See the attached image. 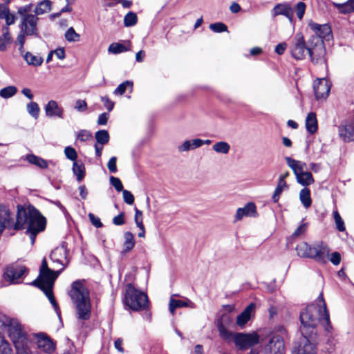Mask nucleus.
I'll use <instances>...</instances> for the list:
<instances>
[{
    "mask_svg": "<svg viewBox=\"0 0 354 354\" xmlns=\"http://www.w3.org/2000/svg\"><path fill=\"white\" fill-rule=\"evenodd\" d=\"M46 225V218L32 205H30L27 208L18 205L15 223L10 209L5 205H0V234L6 228L26 229V233L33 245L37 234L45 230Z\"/></svg>",
    "mask_w": 354,
    "mask_h": 354,
    "instance_id": "1",
    "label": "nucleus"
},
{
    "mask_svg": "<svg viewBox=\"0 0 354 354\" xmlns=\"http://www.w3.org/2000/svg\"><path fill=\"white\" fill-rule=\"evenodd\" d=\"M299 319L301 322L299 330L301 335L317 337L318 324H322L327 334L332 333L333 327L330 322L329 313L322 293H320L315 303L307 305L300 312Z\"/></svg>",
    "mask_w": 354,
    "mask_h": 354,
    "instance_id": "2",
    "label": "nucleus"
},
{
    "mask_svg": "<svg viewBox=\"0 0 354 354\" xmlns=\"http://www.w3.org/2000/svg\"><path fill=\"white\" fill-rule=\"evenodd\" d=\"M5 333H8L16 350L17 343H20V344H22L24 350L26 351H30V341L26 333L22 330L19 320L16 318H12L6 315L0 314V354H12V350L8 342L5 340Z\"/></svg>",
    "mask_w": 354,
    "mask_h": 354,
    "instance_id": "3",
    "label": "nucleus"
},
{
    "mask_svg": "<svg viewBox=\"0 0 354 354\" xmlns=\"http://www.w3.org/2000/svg\"><path fill=\"white\" fill-rule=\"evenodd\" d=\"M68 295L75 309L77 319L87 321L91 316L90 292L86 287L84 280H76L71 284Z\"/></svg>",
    "mask_w": 354,
    "mask_h": 354,
    "instance_id": "4",
    "label": "nucleus"
},
{
    "mask_svg": "<svg viewBox=\"0 0 354 354\" xmlns=\"http://www.w3.org/2000/svg\"><path fill=\"white\" fill-rule=\"evenodd\" d=\"M296 251L300 257L314 259L320 263H326L330 248L326 243L322 241L316 242L313 245L301 242L297 245Z\"/></svg>",
    "mask_w": 354,
    "mask_h": 354,
    "instance_id": "5",
    "label": "nucleus"
},
{
    "mask_svg": "<svg viewBox=\"0 0 354 354\" xmlns=\"http://www.w3.org/2000/svg\"><path fill=\"white\" fill-rule=\"evenodd\" d=\"M123 301L125 306L134 311L147 308L149 303L147 295L136 289L131 283L126 285Z\"/></svg>",
    "mask_w": 354,
    "mask_h": 354,
    "instance_id": "6",
    "label": "nucleus"
},
{
    "mask_svg": "<svg viewBox=\"0 0 354 354\" xmlns=\"http://www.w3.org/2000/svg\"><path fill=\"white\" fill-rule=\"evenodd\" d=\"M314 64H324L326 59V48L324 41L317 36L309 38V49L308 55Z\"/></svg>",
    "mask_w": 354,
    "mask_h": 354,
    "instance_id": "7",
    "label": "nucleus"
},
{
    "mask_svg": "<svg viewBox=\"0 0 354 354\" xmlns=\"http://www.w3.org/2000/svg\"><path fill=\"white\" fill-rule=\"evenodd\" d=\"M309 39L305 41L304 37L301 32L297 33L290 47L292 57L297 60H302L308 55Z\"/></svg>",
    "mask_w": 354,
    "mask_h": 354,
    "instance_id": "8",
    "label": "nucleus"
},
{
    "mask_svg": "<svg viewBox=\"0 0 354 354\" xmlns=\"http://www.w3.org/2000/svg\"><path fill=\"white\" fill-rule=\"evenodd\" d=\"M28 271L27 268L17 261L6 267L3 272V278L10 283H19L20 279L28 273Z\"/></svg>",
    "mask_w": 354,
    "mask_h": 354,
    "instance_id": "9",
    "label": "nucleus"
},
{
    "mask_svg": "<svg viewBox=\"0 0 354 354\" xmlns=\"http://www.w3.org/2000/svg\"><path fill=\"white\" fill-rule=\"evenodd\" d=\"M260 337L257 332L249 333H236L234 335V342L238 349L245 351L259 343Z\"/></svg>",
    "mask_w": 354,
    "mask_h": 354,
    "instance_id": "10",
    "label": "nucleus"
},
{
    "mask_svg": "<svg viewBox=\"0 0 354 354\" xmlns=\"http://www.w3.org/2000/svg\"><path fill=\"white\" fill-rule=\"evenodd\" d=\"M61 272L62 270H59L57 271L50 270L44 272H39V277L30 284L38 287L41 290L53 288L54 282Z\"/></svg>",
    "mask_w": 354,
    "mask_h": 354,
    "instance_id": "11",
    "label": "nucleus"
},
{
    "mask_svg": "<svg viewBox=\"0 0 354 354\" xmlns=\"http://www.w3.org/2000/svg\"><path fill=\"white\" fill-rule=\"evenodd\" d=\"M317 337H307L302 335L300 341L292 348V354H316Z\"/></svg>",
    "mask_w": 354,
    "mask_h": 354,
    "instance_id": "12",
    "label": "nucleus"
},
{
    "mask_svg": "<svg viewBox=\"0 0 354 354\" xmlns=\"http://www.w3.org/2000/svg\"><path fill=\"white\" fill-rule=\"evenodd\" d=\"M39 17L35 15L27 16L21 19L19 24L20 30L24 32L27 36L39 37L37 23Z\"/></svg>",
    "mask_w": 354,
    "mask_h": 354,
    "instance_id": "13",
    "label": "nucleus"
},
{
    "mask_svg": "<svg viewBox=\"0 0 354 354\" xmlns=\"http://www.w3.org/2000/svg\"><path fill=\"white\" fill-rule=\"evenodd\" d=\"M284 342L279 335L273 336L265 346L263 354H283Z\"/></svg>",
    "mask_w": 354,
    "mask_h": 354,
    "instance_id": "14",
    "label": "nucleus"
},
{
    "mask_svg": "<svg viewBox=\"0 0 354 354\" xmlns=\"http://www.w3.org/2000/svg\"><path fill=\"white\" fill-rule=\"evenodd\" d=\"M308 25L315 32V35H313L312 36L319 37L322 40H329L332 38V30L328 24H319L312 20H310Z\"/></svg>",
    "mask_w": 354,
    "mask_h": 354,
    "instance_id": "15",
    "label": "nucleus"
},
{
    "mask_svg": "<svg viewBox=\"0 0 354 354\" xmlns=\"http://www.w3.org/2000/svg\"><path fill=\"white\" fill-rule=\"evenodd\" d=\"M68 250L65 247L64 244H62V245L57 247L50 253V259L53 262H56L62 266V268L60 269L62 271L69 262V260L68 259Z\"/></svg>",
    "mask_w": 354,
    "mask_h": 354,
    "instance_id": "16",
    "label": "nucleus"
},
{
    "mask_svg": "<svg viewBox=\"0 0 354 354\" xmlns=\"http://www.w3.org/2000/svg\"><path fill=\"white\" fill-rule=\"evenodd\" d=\"M313 90L317 100L326 99L329 94L330 86L326 79H319L314 82Z\"/></svg>",
    "mask_w": 354,
    "mask_h": 354,
    "instance_id": "17",
    "label": "nucleus"
},
{
    "mask_svg": "<svg viewBox=\"0 0 354 354\" xmlns=\"http://www.w3.org/2000/svg\"><path fill=\"white\" fill-rule=\"evenodd\" d=\"M339 135L346 142L354 140V124L352 122L344 121L339 127Z\"/></svg>",
    "mask_w": 354,
    "mask_h": 354,
    "instance_id": "18",
    "label": "nucleus"
},
{
    "mask_svg": "<svg viewBox=\"0 0 354 354\" xmlns=\"http://www.w3.org/2000/svg\"><path fill=\"white\" fill-rule=\"evenodd\" d=\"M37 347L47 353H52L55 347L51 339L43 333L35 335Z\"/></svg>",
    "mask_w": 354,
    "mask_h": 354,
    "instance_id": "19",
    "label": "nucleus"
},
{
    "mask_svg": "<svg viewBox=\"0 0 354 354\" xmlns=\"http://www.w3.org/2000/svg\"><path fill=\"white\" fill-rule=\"evenodd\" d=\"M44 110L47 117L63 118L64 109L55 100H50L45 106Z\"/></svg>",
    "mask_w": 354,
    "mask_h": 354,
    "instance_id": "20",
    "label": "nucleus"
},
{
    "mask_svg": "<svg viewBox=\"0 0 354 354\" xmlns=\"http://www.w3.org/2000/svg\"><path fill=\"white\" fill-rule=\"evenodd\" d=\"M273 15H283L287 17L290 22L293 24V10L289 3H278L273 8Z\"/></svg>",
    "mask_w": 354,
    "mask_h": 354,
    "instance_id": "21",
    "label": "nucleus"
},
{
    "mask_svg": "<svg viewBox=\"0 0 354 354\" xmlns=\"http://www.w3.org/2000/svg\"><path fill=\"white\" fill-rule=\"evenodd\" d=\"M257 215L254 203H248L243 207L238 208L236 212V220L240 221L244 216L256 217Z\"/></svg>",
    "mask_w": 354,
    "mask_h": 354,
    "instance_id": "22",
    "label": "nucleus"
},
{
    "mask_svg": "<svg viewBox=\"0 0 354 354\" xmlns=\"http://www.w3.org/2000/svg\"><path fill=\"white\" fill-rule=\"evenodd\" d=\"M189 307L190 308H195L196 305L189 299H186L185 301L175 299L171 298L169 304V310L171 315H174L175 310L178 308Z\"/></svg>",
    "mask_w": 354,
    "mask_h": 354,
    "instance_id": "23",
    "label": "nucleus"
},
{
    "mask_svg": "<svg viewBox=\"0 0 354 354\" xmlns=\"http://www.w3.org/2000/svg\"><path fill=\"white\" fill-rule=\"evenodd\" d=\"M255 305L253 303L249 304L244 310L237 316L236 324L243 328L250 319L251 313L254 310Z\"/></svg>",
    "mask_w": 354,
    "mask_h": 354,
    "instance_id": "24",
    "label": "nucleus"
},
{
    "mask_svg": "<svg viewBox=\"0 0 354 354\" xmlns=\"http://www.w3.org/2000/svg\"><path fill=\"white\" fill-rule=\"evenodd\" d=\"M131 42L124 41L122 44L118 42L112 43L108 48V52L114 55L127 52L130 50Z\"/></svg>",
    "mask_w": 354,
    "mask_h": 354,
    "instance_id": "25",
    "label": "nucleus"
},
{
    "mask_svg": "<svg viewBox=\"0 0 354 354\" xmlns=\"http://www.w3.org/2000/svg\"><path fill=\"white\" fill-rule=\"evenodd\" d=\"M12 37L10 34V29L7 26H3L2 34L0 36V51H5L8 45L12 42Z\"/></svg>",
    "mask_w": 354,
    "mask_h": 354,
    "instance_id": "26",
    "label": "nucleus"
},
{
    "mask_svg": "<svg viewBox=\"0 0 354 354\" xmlns=\"http://www.w3.org/2000/svg\"><path fill=\"white\" fill-rule=\"evenodd\" d=\"M332 5L341 14L347 15L354 12V0H347L342 3L333 2Z\"/></svg>",
    "mask_w": 354,
    "mask_h": 354,
    "instance_id": "27",
    "label": "nucleus"
},
{
    "mask_svg": "<svg viewBox=\"0 0 354 354\" xmlns=\"http://www.w3.org/2000/svg\"><path fill=\"white\" fill-rule=\"evenodd\" d=\"M124 241L123 243V249L121 251L122 255H125L129 252L135 246V237L131 232H126L124 234Z\"/></svg>",
    "mask_w": 354,
    "mask_h": 354,
    "instance_id": "28",
    "label": "nucleus"
},
{
    "mask_svg": "<svg viewBox=\"0 0 354 354\" xmlns=\"http://www.w3.org/2000/svg\"><path fill=\"white\" fill-rule=\"evenodd\" d=\"M202 146V140L197 138L185 141L181 145L178 147L179 152L188 151Z\"/></svg>",
    "mask_w": 354,
    "mask_h": 354,
    "instance_id": "29",
    "label": "nucleus"
},
{
    "mask_svg": "<svg viewBox=\"0 0 354 354\" xmlns=\"http://www.w3.org/2000/svg\"><path fill=\"white\" fill-rule=\"evenodd\" d=\"M286 161L287 165L292 169L296 176L297 174H300L304 171V168L306 165V163L294 160L290 157H286Z\"/></svg>",
    "mask_w": 354,
    "mask_h": 354,
    "instance_id": "30",
    "label": "nucleus"
},
{
    "mask_svg": "<svg viewBox=\"0 0 354 354\" xmlns=\"http://www.w3.org/2000/svg\"><path fill=\"white\" fill-rule=\"evenodd\" d=\"M52 2L50 0H43L37 4L34 9V15H44L51 10Z\"/></svg>",
    "mask_w": 354,
    "mask_h": 354,
    "instance_id": "31",
    "label": "nucleus"
},
{
    "mask_svg": "<svg viewBox=\"0 0 354 354\" xmlns=\"http://www.w3.org/2000/svg\"><path fill=\"white\" fill-rule=\"evenodd\" d=\"M306 127L307 131L313 134L317 130V121L316 114L313 112H310L308 114L306 119Z\"/></svg>",
    "mask_w": 354,
    "mask_h": 354,
    "instance_id": "32",
    "label": "nucleus"
},
{
    "mask_svg": "<svg viewBox=\"0 0 354 354\" xmlns=\"http://www.w3.org/2000/svg\"><path fill=\"white\" fill-rule=\"evenodd\" d=\"M23 57L28 65L39 66L43 63V58L41 56L35 55L30 52H26Z\"/></svg>",
    "mask_w": 354,
    "mask_h": 354,
    "instance_id": "33",
    "label": "nucleus"
},
{
    "mask_svg": "<svg viewBox=\"0 0 354 354\" xmlns=\"http://www.w3.org/2000/svg\"><path fill=\"white\" fill-rule=\"evenodd\" d=\"M298 183L303 186H308L313 183L314 179L310 171H304L296 176Z\"/></svg>",
    "mask_w": 354,
    "mask_h": 354,
    "instance_id": "34",
    "label": "nucleus"
},
{
    "mask_svg": "<svg viewBox=\"0 0 354 354\" xmlns=\"http://www.w3.org/2000/svg\"><path fill=\"white\" fill-rule=\"evenodd\" d=\"M26 159L30 164L35 165L41 169L47 168L48 166V164L46 160H44L39 156H37L34 154L27 155Z\"/></svg>",
    "mask_w": 354,
    "mask_h": 354,
    "instance_id": "35",
    "label": "nucleus"
},
{
    "mask_svg": "<svg viewBox=\"0 0 354 354\" xmlns=\"http://www.w3.org/2000/svg\"><path fill=\"white\" fill-rule=\"evenodd\" d=\"M288 188V185H287L286 180L282 179H279L277 187L272 194V199L274 203H277L279 200L280 196L282 192Z\"/></svg>",
    "mask_w": 354,
    "mask_h": 354,
    "instance_id": "36",
    "label": "nucleus"
},
{
    "mask_svg": "<svg viewBox=\"0 0 354 354\" xmlns=\"http://www.w3.org/2000/svg\"><path fill=\"white\" fill-rule=\"evenodd\" d=\"M73 174L77 176V180L80 182L85 176V167L81 162L75 161L73 165Z\"/></svg>",
    "mask_w": 354,
    "mask_h": 354,
    "instance_id": "37",
    "label": "nucleus"
},
{
    "mask_svg": "<svg viewBox=\"0 0 354 354\" xmlns=\"http://www.w3.org/2000/svg\"><path fill=\"white\" fill-rule=\"evenodd\" d=\"M299 199L305 208H308L312 204L310 191L309 189L303 188L299 193Z\"/></svg>",
    "mask_w": 354,
    "mask_h": 354,
    "instance_id": "38",
    "label": "nucleus"
},
{
    "mask_svg": "<svg viewBox=\"0 0 354 354\" xmlns=\"http://www.w3.org/2000/svg\"><path fill=\"white\" fill-rule=\"evenodd\" d=\"M96 144L104 145L109 141V133L106 130H99L95 133Z\"/></svg>",
    "mask_w": 354,
    "mask_h": 354,
    "instance_id": "39",
    "label": "nucleus"
},
{
    "mask_svg": "<svg viewBox=\"0 0 354 354\" xmlns=\"http://www.w3.org/2000/svg\"><path fill=\"white\" fill-rule=\"evenodd\" d=\"M212 149L216 153L227 154L230 151V146L226 142L220 141V142H216L213 145Z\"/></svg>",
    "mask_w": 354,
    "mask_h": 354,
    "instance_id": "40",
    "label": "nucleus"
},
{
    "mask_svg": "<svg viewBox=\"0 0 354 354\" xmlns=\"http://www.w3.org/2000/svg\"><path fill=\"white\" fill-rule=\"evenodd\" d=\"M133 85V82L127 80L118 86V87L114 90L113 94L115 95H122L125 93L128 87L131 91H132Z\"/></svg>",
    "mask_w": 354,
    "mask_h": 354,
    "instance_id": "41",
    "label": "nucleus"
},
{
    "mask_svg": "<svg viewBox=\"0 0 354 354\" xmlns=\"http://www.w3.org/2000/svg\"><path fill=\"white\" fill-rule=\"evenodd\" d=\"M17 92V88L15 86H8L0 90V97L4 99L10 98L14 96Z\"/></svg>",
    "mask_w": 354,
    "mask_h": 354,
    "instance_id": "42",
    "label": "nucleus"
},
{
    "mask_svg": "<svg viewBox=\"0 0 354 354\" xmlns=\"http://www.w3.org/2000/svg\"><path fill=\"white\" fill-rule=\"evenodd\" d=\"M52 290H53V288H50V289L43 290L42 291L44 292L46 296L48 298V299H49L50 304H52V306H53L56 313L58 315V316H60V310H59L58 304L56 302L55 299L53 296Z\"/></svg>",
    "mask_w": 354,
    "mask_h": 354,
    "instance_id": "43",
    "label": "nucleus"
},
{
    "mask_svg": "<svg viewBox=\"0 0 354 354\" xmlns=\"http://www.w3.org/2000/svg\"><path fill=\"white\" fill-rule=\"evenodd\" d=\"M52 290H53V288H50V289L43 290L42 291L44 292L46 296L48 298V299H49L50 304H52V306H53L56 313L58 315V316H60V310H59L58 304L56 302L55 299L53 296Z\"/></svg>",
    "mask_w": 354,
    "mask_h": 354,
    "instance_id": "44",
    "label": "nucleus"
},
{
    "mask_svg": "<svg viewBox=\"0 0 354 354\" xmlns=\"http://www.w3.org/2000/svg\"><path fill=\"white\" fill-rule=\"evenodd\" d=\"M52 290H53V288H50V289L43 290L42 291L44 292L46 296L48 298V299H49L50 304H52V306H53L56 313L58 315V316H60V310H59L58 304L56 302L55 299L53 296Z\"/></svg>",
    "mask_w": 354,
    "mask_h": 354,
    "instance_id": "45",
    "label": "nucleus"
},
{
    "mask_svg": "<svg viewBox=\"0 0 354 354\" xmlns=\"http://www.w3.org/2000/svg\"><path fill=\"white\" fill-rule=\"evenodd\" d=\"M138 17L135 12H129L124 17V25L126 27L133 26L136 24Z\"/></svg>",
    "mask_w": 354,
    "mask_h": 354,
    "instance_id": "46",
    "label": "nucleus"
},
{
    "mask_svg": "<svg viewBox=\"0 0 354 354\" xmlns=\"http://www.w3.org/2000/svg\"><path fill=\"white\" fill-rule=\"evenodd\" d=\"M28 113L35 119H37L39 113V107L37 102H31L26 106Z\"/></svg>",
    "mask_w": 354,
    "mask_h": 354,
    "instance_id": "47",
    "label": "nucleus"
},
{
    "mask_svg": "<svg viewBox=\"0 0 354 354\" xmlns=\"http://www.w3.org/2000/svg\"><path fill=\"white\" fill-rule=\"evenodd\" d=\"M32 3L20 6L17 8V14L20 16L21 19L26 17L27 16L34 15V14L30 13L32 11Z\"/></svg>",
    "mask_w": 354,
    "mask_h": 354,
    "instance_id": "48",
    "label": "nucleus"
},
{
    "mask_svg": "<svg viewBox=\"0 0 354 354\" xmlns=\"http://www.w3.org/2000/svg\"><path fill=\"white\" fill-rule=\"evenodd\" d=\"M65 39L69 42H75L80 40V35L77 33L73 27L69 28L65 32Z\"/></svg>",
    "mask_w": 354,
    "mask_h": 354,
    "instance_id": "49",
    "label": "nucleus"
},
{
    "mask_svg": "<svg viewBox=\"0 0 354 354\" xmlns=\"http://www.w3.org/2000/svg\"><path fill=\"white\" fill-rule=\"evenodd\" d=\"M333 218L335 220V223L336 224V227L339 232L345 231V225L343 219L342 218L340 214H339L337 210H335L333 212Z\"/></svg>",
    "mask_w": 354,
    "mask_h": 354,
    "instance_id": "50",
    "label": "nucleus"
},
{
    "mask_svg": "<svg viewBox=\"0 0 354 354\" xmlns=\"http://www.w3.org/2000/svg\"><path fill=\"white\" fill-rule=\"evenodd\" d=\"M218 329L219 335L223 339L225 340L230 339L231 338L234 339V335L235 333H233L232 332L228 330L223 325H218Z\"/></svg>",
    "mask_w": 354,
    "mask_h": 354,
    "instance_id": "51",
    "label": "nucleus"
},
{
    "mask_svg": "<svg viewBox=\"0 0 354 354\" xmlns=\"http://www.w3.org/2000/svg\"><path fill=\"white\" fill-rule=\"evenodd\" d=\"M64 154L68 160L73 162L76 161L77 158V154L75 149L70 146L65 147Z\"/></svg>",
    "mask_w": 354,
    "mask_h": 354,
    "instance_id": "52",
    "label": "nucleus"
},
{
    "mask_svg": "<svg viewBox=\"0 0 354 354\" xmlns=\"http://www.w3.org/2000/svg\"><path fill=\"white\" fill-rule=\"evenodd\" d=\"M92 138V133L86 129L80 130L77 133V139L81 142H85L90 140Z\"/></svg>",
    "mask_w": 354,
    "mask_h": 354,
    "instance_id": "53",
    "label": "nucleus"
},
{
    "mask_svg": "<svg viewBox=\"0 0 354 354\" xmlns=\"http://www.w3.org/2000/svg\"><path fill=\"white\" fill-rule=\"evenodd\" d=\"M209 28L214 32H222L227 30V26L222 22L212 24Z\"/></svg>",
    "mask_w": 354,
    "mask_h": 354,
    "instance_id": "54",
    "label": "nucleus"
},
{
    "mask_svg": "<svg viewBox=\"0 0 354 354\" xmlns=\"http://www.w3.org/2000/svg\"><path fill=\"white\" fill-rule=\"evenodd\" d=\"M308 228V223H304L303 221L300 223L298 227L292 233V237H298L304 234Z\"/></svg>",
    "mask_w": 354,
    "mask_h": 354,
    "instance_id": "55",
    "label": "nucleus"
},
{
    "mask_svg": "<svg viewBox=\"0 0 354 354\" xmlns=\"http://www.w3.org/2000/svg\"><path fill=\"white\" fill-rule=\"evenodd\" d=\"M306 8V6L305 3H304L302 1L297 3L296 5V8H295L296 14H297V17L300 20H301L304 17Z\"/></svg>",
    "mask_w": 354,
    "mask_h": 354,
    "instance_id": "56",
    "label": "nucleus"
},
{
    "mask_svg": "<svg viewBox=\"0 0 354 354\" xmlns=\"http://www.w3.org/2000/svg\"><path fill=\"white\" fill-rule=\"evenodd\" d=\"M110 183L112 186L115 187L116 191L118 192H122L123 189V185L121 182V180L115 176H111L110 177Z\"/></svg>",
    "mask_w": 354,
    "mask_h": 354,
    "instance_id": "57",
    "label": "nucleus"
},
{
    "mask_svg": "<svg viewBox=\"0 0 354 354\" xmlns=\"http://www.w3.org/2000/svg\"><path fill=\"white\" fill-rule=\"evenodd\" d=\"M328 258L329 261L334 265V266H338L342 260V257L339 252H334L330 255L328 254V256L326 257V259Z\"/></svg>",
    "mask_w": 354,
    "mask_h": 354,
    "instance_id": "58",
    "label": "nucleus"
},
{
    "mask_svg": "<svg viewBox=\"0 0 354 354\" xmlns=\"http://www.w3.org/2000/svg\"><path fill=\"white\" fill-rule=\"evenodd\" d=\"M122 196L124 201L128 205H132L134 203V196L128 190L124 189L122 191Z\"/></svg>",
    "mask_w": 354,
    "mask_h": 354,
    "instance_id": "59",
    "label": "nucleus"
},
{
    "mask_svg": "<svg viewBox=\"0 0 354 354\" xmlns=\"http://www.w3.org/2000/svg\"><path fill=\"white\" fill-rule=\"evenodd\" d=\"M100 99L101 101L103 102L104 106L109 111L113 110L114 107V102L111 101L108 96H102Z\"/></svg>",
    "mask_w": 354,
    "mask_h": 354,
    "instance_id": "60",
    "label": "nucleus"
},
{
    "mask_svg": "<svg viewBox=\"0 0 354 354\" xmlns=\"http://www.w3.org/2000/svg\"><path fill=\"white\" fill-rule=\"evenodd\" d=\"M88 218L91 221V223L94 225L95 227L100 228L103 226L102 223L100 221V218L99 217L95 216L93 214L89 213L88 214Z\"/></svg>",
    "mask_w": 354,
    "mask_h": 354,
    "instance_id": "61",
    "label": "nucleus"
},
{
    "mask_svg": "<svg viewBox=\"0 0 354 354\" xmlns=\"http://www.w3.org/2000/svg\"><path fill=\"white\" fill-rule=\"evenodd\" d=\"M117 158L115 156L111 157L107 164V167L110 172L115 173L117 171L116 166Z\"/></svg>",
    "mask_w": 354,
    "mask_h": 354,
    "instance_id": "62",
    "label": "nucleus"
},
{
    "mask_svg": "<svg viewBox=\"0 0 354 354\" xmlns=\"http://www.w3.org/2000/svg\"><path fill=\"white\" fill-rule=\"evenodd\" d=\"M125 223L124 212L120 213L113 218V223L115 225H122Z\"/></svg>",
    "mask_w": 354,
    "mask_h": 354,
    "instance_id": "63",
    "label": "nucleus"
},
{
    "mask_svg": "<svg viewBox=\"0 0 354 354\" xmlns=\"http://www.w3.org/2000/svg\"><path fill=\"white\" fill-rule=\"evenodd\" d=\"M135 222L136 223V225L139 228L142 227V213L141 211L136 208V214H135Z\"/></svg>",
    "mask_w": 354,
    "mask_h": 354,
    "instance_id": "64",
    "label": "nucleus"
}]
</instances>
